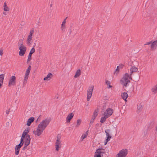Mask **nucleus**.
<instances>
[{
  "mask_svg": "<svg viewBox=\"0 0 157 157\" xmlns=\"http://www.w3.org/2000/svg\"><path fill=\"white\" fill-rule=\"evenodd\" d=\"M132 79L131 76L129 74L125 73L121 80V83L124 86H127L130 82V80Z\"/></svg>",
  "mask_w": 157,
  "mask_h": 157,
  "instance_id": "nucleus-1",
  "label": "nucleus"
},
{
  "mask_svg": "<svg viewBox=\"0 0 157 157\" xmlns=\"http://www.w3.org/2000/svg\"><path fill=\"white\" fill-rule=\"evenodd\" d=\"M18 45L19 50V55L20 56H23L26 53L27 48L23 44V41L22 40H19L18 42Z\"/></svg>",
  "mask_w": 157,
  "mask_h": 157,
  "instance_id": "nucleus-2",
  "label": "nucleus"
},
{
  "mask_svg": "<svg viewBox=\"0 0 157 157\" xmlns=\"http://www.w3.org/2000/svg\"><path fill=\"white\" fill-rule=\"evenodd\" d=\"M51 121L50 118H47L42 120L38 125L44 130L49 124Z\"/></svg>",
  "mask_w": 157,
  "mask_h": 157,
  "instance_id": "nucleus-3",
  "label": "nucleus"
},
{
  "mask_svg": "<svg viewBox=\"0 0 157 157\" xmlns=\"http://www.w3.org/2000/svg\"><path fill=\"white\" fill-rule=\"evenodd\" d=\"M34 29H31L28 36L26 40L27 44L29 45H31L33 42L32 41V36L34 34Z\"/></svg>",
  "mask_w": 157,
  "mask_h": 157,
  "instance_id": "nucleus-4",
  "label": "nucleus"
},
{
  "mask_svg": "<svg viewBox=\"0 0 157 157\" xmlns=\"http://www.w3.org/2000/svg\"><path fill=\"white\" fill-rule=\"evenodd\" d=\"M31 67L29 66L26 70L25 75L24 77L23 80V85H25L27 82V81L29 78V75L31 70Z\"/></svg>",
  "mask_w": 157,
  "mask_h": 157,
  "instance_id": "nucleus-5",
  "label": "nucleus"
},
{
  "mask_svg": "<svg viewBox=\"0 0 157 157\" xmlns=\"http://www.w3.org/2000/svg\"><path fill=\"white\" fill-rule=\"evenodd\" d=\"M16 83V77L15 76H12L9 78L8 86L9 87L14 86Z\"/></svg>",
  "mask_w": 157,
  "mask_h": 157,
  "instance_id": "nucleus-6",
  "label": "nucleus"
},
{
  "mask_svg": "<svg viewBox=\"0 0 157 157\" xmlns=\"http://www.w3.org/2000/svg\"><path fill=\"white\" fill-rule=\"evenodd\" d=\"M44 130V129L38 126L36 129L34 130L33 133L35 136H39L42 134Z\"/></svg>",
  "mask_w": 157,
  "mask_h": 157,
  "instance_id": "nucleus-7",
  "label": "nucleus"
},
{
  "mask_svg": "<svg viewBox=\"0 0 157 157\" xmlns=\"http://www.w3.org/2000/svg\"><path fill=\"white\" fill-rule=\"evenodd\" d=\"M94 86H91L88 89L87 92V101H89L91 97Z\"/></svg>",
  "mask_w": 157,
  "mask_h": 157,
  "instance_id": "nucleus-8",
  "label": "nucleus"
},
{
  "mask_svg": "<svg viewBox=\"0 0 157 157\" xmlns=\"http://www.w3.org/2000/svg\"><path fill=\"white\" fill-rule=\"evenodd\" d=\"M128 154V150L123 149L120 151L117 155L116 157H125Z\"/></svg>",
  "mask_w": 157,
  "mask_h": 157,
  "instance_id": "nucleus-9",
  "label": "nucleus"
},
{
  "mask_svg": "<svg viewBox=\"0 0 157 157\" xmlns=\"http://www.w3.org/2000/svg\"><path fill=\"white\" fill-rule=\"evenodd\" d=\"M110 130L109 129H107L105 131L106 135V139L104 141V144L106 145L108 141H109L111 138V136L109 134Z\"/></svg>",
  "mask_w": 157,
  "mask_h": 157,
  "instance_id": "nucleus-10",
  "label": "nucleus"
},
{
  "mask_svg": "<svg viewBox=\"0 0 157 157\" xmlns=\"http://www.w3.org/2000/svg\"><path fill=\"white\" fill-rule=\"evenodd\" d=\"M61 142L60 138H57L56 142L55 143V149L57 151H58L61 148Z\"/></svg>",
  "mask_w": 157,
  "mask_h": 157,
  "instance_id": "nucleus-11",
  "label": "nucleus"
},
{
  "mask_svg": "<svg viewBox=\"0 0 157 157\" xmlns=\"http://www.w3.org/2000/svg\"><path fill=\"white\" fill-rule=\"evenodd\" d=\"M29 128H27L23 132L21 136V142L23 143V140L25 137H26L27 136H29V135H28V134L29 132Z\"/></svg>",
  "mask_w": 157,
  "mask_h": 157,
  "instance_id": "nucleus-12",
  "label": "nucleus"
},
{
  "mask_svg": "<svg viewBox=\"0 0 157 157\" xmlns=\"http://www.w3.org/2000/svg\"><path fill=\"white\" fill-rule=\"evenodd\" d=\"M113 112V110L110 108H109L107 109L105 111L103 114L108 118L109 117L112 115Z\"/></svg>",
  "mask_w": 157,
  "mask_h": 157,
  "instance_id": "nucleus-13",
  "label": "nucleus"
},
{
  "mask_svg": "<svg viewBox=\"0 0 157 157\" xmlns=\"http://www.w3.org/2000/svg\"><path fill=\"white\" fill-rule=\"evenodd\" d=\"M23 139V144L24 142L25 145V147H27L29 144L30 142L31 139L30 136H27L25 137Z\"/></svg>",
  "mask_w": 157,
  "mask_h": 157,
  "instance_id": "nucleus-14",
  "label": "nucleus"
},
{
  "mask_svg": "<svg viewBox=\"0 0 157 157\" xmlns=\"http://www.w3.org/2000/svg\"><path fill=\"white\" fill-rule=\"evenodd\" d=\"M23 145V142H20V143L19 144L16 146L15 148V154L16 155H17L19 154L20 149Z\"/></svg>",
  "mask_w": 157,
  "mask_h": 157,
  "instance_id": "nucleus-15",
  "label": "nucleus"
},
{
  "mask_svg": "<svg viewBox=\"0 0 157 157\" xmlns=\"http://www.w3.org/2000/svg\"><path fill=\"white\" fill-rule=\"evenodd\" d=\"M67 18V17H66L65 19L63 21L60 27V29L61 31L63 32H65V29L66 28V20Z\"/></svg>",
  "mask_w": 157,
  "mask_h": 157,
  "instance_id": "nucleus-16",
  "label": "nucleus"
},
{
  "mask_svg": "<svg viewBox=\"0 0 157 157\" xmlns=\"http://www.w3.org/2000/svg\"><path fill=\"white\" fill-rule=\"evenodd\" d=\"M98 115V112L97 110L95 111L92 115V117L91 118V120H90V125L92 124H93L95 118H96L97 117V116Z\"/></svg>",
  "mask_w": 157,
  "mask_h": 157,
  "instance_id": "nucleus-17",
  "label": "nucleus"
},
{
  "mask_svg": "<svg viewBox=\"0 0 157 157\" xmlns=\"http://www.w3.org/2000/svg\"><path fill=\"white\" fill-rule=\"evenodd\" d=\"M74 116L73 113L69 114L66 118V121L67 123L70 122Z\"/></svg>",
  "mask_w": 157,
  "mask_h": 157,
  "instance_id": "nucleus-18",
  "label": "nucleus"
},
{
  "mask_svg": "<svg viewBox=\"0 0 157 157\" xmlns=\"http://www.w3.org/2000/svg\"><path fill=\"white\" fill-rule=\"evenodd\" d=\"M138 71V68L135 66H132L130 69V74H129V75L131 76V75L133 73L136 72Z\"/></svg>",
  "mask_w": 157,
  "mask_h": 157,
  "instance_id": "nucleus-19",
  "label": "nucleus"
},
{
  "mask_svg": "<svg viewBox=\"0 0 157 157\" xmlns=\"http://www.w3.org/2000/svg\"><path fill=\"white\" fill-rule=\"evenodd\" d=\"M124 65L122 64H120L119 66H117L116 71L114 72V74L117 75L119 73L120 69H121L123 67Z\"/></svg>",
  "mask_w": 157,
  "mask_h": 157,
  "instance_id": "nucleus-20",
  "label": "nucleus"
},
{
  "mask_svg": "<svg viewBox=\"0 0 157 157\" xmlns=\"http://www.w3.org/2000/svg\"><path fill=\"white\" fill-rule=\"evenodd\" d=\"M151 48L152 50L155 49L157 46V40L153 41L151 43Z\"/></svg>",
  "mask_w": 157,
  "mask_h": 157,
  "instance_id": "nucleus-21",
  "label": "nucleus"
},
{
  "mask_svg": "<svg viewBox=\"0 0 157 157\" xmlns=\"http://www.w3.org/2000/svg\"><path fill=\"white\" fill-rule=\"evenodd\" d=\"M121 97L125 101H127V98L128 97V94L126 93L123 92L121 93Z\"/></svg>",
  "mask_w": 157,
  "mask_h": 157,
  "instance_id": "nucleus-22",
  "label": "nucleus"
},
{
  "mask_svg": "<svg viewBox=\"0 0 157 157\" xmlns=\"http://www.w3.org/2000/svg\"><path fill=\"white\" fill-rule=\"evenodd\" d=\"M105 153L104 149L99 148V157H102Z\"/></svg>",
  "mask_w": 157,
  "mask_h": 157,
  "instance_id": "nucleus-23",
  "label": "nucleus"
},
{
  "mask_svg": "<svg viewBox=\"0 0 157 157\" xmlns=\"http://www.w3.org/2000/svg\"><path fill=\"white\" fill-rule=\"evenodd\" d=\"M53 76L52 74L51 73H49L44 78V80L48 81Z\"/></svg>",
  "mask_w": 157,
  "mask_h": 157,
  "instance_id": "nucleus-24",
  "label": "nucleus"
},
{
  "mask_svg": "<svg viewBox=\"0 0 157 157\" xmlns=\"http://www.w3.org/2000/svg\"><path fill=\"white\" fill-rule=\"evenodd\" d=\"M34 118L33 117H31L27 121V125L28 126L30 125L34 121Z\"/></svg>",
  "mask_w": 157,
  "mask_h": 157,
  "instance_id": "nucleus-25",
  "label": "nucleus"
},
{
  "mask_svg": "<svg viewBox=\"0 0 157 157\" xmlns=\"http://www.w3.org/2000/svg\"><path fill=\"white\" fill-rule=\"evenodd\" d=\"M5 74H2L0 75V86H2L3 83Z\"/></svg>",
  "mask_w": 157,
  "mask_h": 157,
  "instance_id": "nucleus-26",
  "label": "nucleus"
},
{
  "mask_svg": "<svg viewBox=\"0 0 157 157\" xmlns=\"http://www.w3.org/2000/svg\"><path fill=\"white\" fill-rule=\"evenodd\" d=\"M151 91L154 94L157 93V84L152 87L151 89Z\"/></svg>",
  "mask_w": 157,
  "mask_h": 157,
  "instance_id": "nucleus-27",
  "label": "nucleus"
},
{
  "mask_svg": "<svg viewBox=\"0 0 157 157\" xmlns=\"http://www.w3.org/2000/svg\"><path fill=\"white\" fill-rule=\"evenodd\" d=\"M81 71L80 69L77 70L75 73V74L74 76L75 78H77L81 74Z\"/></svg>",
  "mask_w": 157,
  "mask_h": 157,
  "instance_id": "nucleus-28",
  "label": "nucleus"
},
{
  "mask_svg": "<svg viewBox=\"0 0 157 157\" xmlns=\"http://www.w3.org/2000/svg\"><path fill=\"white\" fill-rule=\"evenodd\" d=\"M88 131H87L85 133L83 134L81 137L80 139L82 141H83V140L86 138L88 135Z\"/></svg>",
  "mask_w": 157,
  "mask_h": 157,
  "instance_id": "nucleus-29",
  "label": "nucleus"
},
{
  "mask_svg": "<svg viewBox=\"0 0 157 157\" xmlns=\"http://www.w3.org/2000/svg\"><path fill=\"white\" fill-rule=\"evenodd\" d=\"M108 117H106L103 114L102 117H101L100 119V122L101 123H103L105 122L106 119Z\"/></svg>",
  "mask_w": 157,
  "mask_h": 157,
  "instance_id": "nucleus-30",
  "label": "nucleus"
},
{
  "mask_svg": "<svg viewBox=\"0 0 157 157\" xmlns=\"http://www.w3.org/2000/svg\"><path fill=\"white\" fill-rule=\"evenodd\" d=\"M4 10L5 11H8L10 10L9 7L7 6L5 2L3 6Z\"/></svg>",
  "mask_w": 157,
  "mask_h": 157,
  "instance_id": "nucleus-31",
  "label": "nucleus"
},
{
  "mask_svg": "<svg viewBox=\"0 0 157 157\" xmlns=\"http://www.w3.org/2000/svg\"><path fill=\"white\" fill-rule=\"evenodd\" d=\"M82 122V120L81 119H78L77 120L76 124L75 125L76 127H78L80 125Z\"/></svg>",
  "mask_w": 157,
  "mask_h": 157,
  "instance_id": "nucleus-32",
  "label": "nucleus"
},
{
  "mask_svg": "<svg viewBox=\"0 0 157 157\" xmlns=\"http://www.w3.org/2000/svg\"><path fill=\"white\" fill-rule=\"evenodd\" d=\"M106 84L107 85V87L108 88H111L112 87V86L110 85V83L109 81H106L105 82Z\"/></svg>",
  "mask_w": 157,
  "mask_h": 157,
  "instance_id": "nucleus-33",
  "label": "nucleus"
},
{
  "mask_svg": "<svg viewBox=\"0 0 157 157\" xmlns=\"http://www.w3.org/2000/svg\"><path fill=\"white\" fill-rule=\"evenodd\" d=\"M94 157H98V149L96 150Z\"/></svg>",
  "mask_w": 157,
  "mask_h": 157,
  "instance_id": "nucleus-34",
  "label": "nucleus"
},
{
  "mask_svg": "<svg viewBox=\"0 0 157 157\" xmlns=\"http://www.w3.org/2000/svg\"><path fill=\"white\" fill-rule=\"evenodd\" d=\"M35 52V50L34 47H33L31 50L30 52L32 54H33Z\"/></svg>",
  "mask_w": 157,
  "mask_h": 157,
  "instance_id": "nucleus-35",
  "label": "nucleus"
},
{
  "mask_svg": "<svg viewBox=\"0 0 157 157\" xmlns=\"http://www.w3.org/2000/svg\"><path fill=\"white\" fill-rule=\"evenodd\" d=\"M32 59L31 56H28V58L27 60L28 62H30Z\"/></svg>",
  "mask_w": 157,
  "mask_h": 157,
  "instance_id": "nucleus-36",
  "label": "nucleus"
},
{
  "mask_svg": "<svg viewBox=\"0 0 157 157\" xmlns=\"http://www.w3.org/2000/svg\"><path fill=\"white\" fill-rule=\"evenodd\" d=\"M3 49L2 48L0 49V55L1 56H2L3 54Z\"/></svg>",
  "mask_w": 157,
  "mask_h": 157,
  "instance_id": "nucleus-37",
  "label": "nucleus"
},
{
  "mask_svg": "<svg viewBox=\"0 0 157 157\" xmlns=\"http://www.w3.org/2000/svg\"><path fill=\"white\" fill-rule=\"evenodd\" d=\"M142 107V105H139L137 107L138 109H140Z\"/></svg>",
  "mask_w": 157,
  "mask_h": 157,
  "instance_id": "nucleus-38",
  "label": "nucleus"
},
{
  "mask_svg": "<svg viewBox=\"0 0 157 157\" xmlns=\"http://www.w3.org/2000/svg\"><path fill=\"white\" fill-rule=\"evenodd\" d=\"M151 43H152V42L151 41L148 42L146 44H145L144 45H145L146 44L149 45V44H151Z\"/></svg>",
  "mask_w": 157,
  "mask_h": 157,
  "instance_id": "nucleus-39",
  "label": "nucleus"
},
{
  "mask_svg": "<svg viewBox=\"0 0 157 157\" xmlns=\"http://www.w3.org/2000/svg\"><path fill=\"white\" fill-rule=\"evenodd\" d=\"M32 54H33L32 53L30 52L28 56H32Z\"/></svg>",
  "mask_w": 157,
  "mask_h": 157,
  "instance_id": "nucleus-40",
  "label": "nucleus"
},
{
  "mask_svg": "<svg viewBox=\"0 0 157 157\" xmlns=\"http://www.w3.org/2000/svg\"><path fill=\"white\" fill-rule=\"evenodd\" d=\"M9 111H6V113L7 114H8L9 113Z\"/></svg>",
  "mask_w": 157,
  "mask_h": 157,
  "instance_id": "nucleus-41",
  "label": "nucleus"
},
{
  "mask_svg": "<svg viewBox=\"0 0 157 157\" xmlns=\"http://www.w3.org/2000/svg\"><path fill=\"white\" fill-rule=\"evenodd\" d=\"M9 124V122H8V124Z\"/></svg>",
  "mask_w": 157,
  "mask_h": 157,
  "instance_id": "nucleus-42",
  "label": "nucleus"
},
{
  "mask_svg": "<svg viewBox=\"0 0 157 157\" xmlns=\"http://www.w3.org/2000/svg\"><path fill=\"white\" fill-rule=\"evenodd\" d=\"M9 124V122H8V124Z\"/></svg>",
  "mask_w": 157,
  "mask_h": 157,
  "instance_id": "nucleus-43",
  "label": "nucleus"
}]
</instances>
